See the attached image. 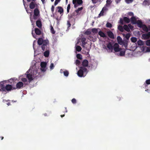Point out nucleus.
<instances>
[{"mask_svg": "<svg viewBox=\"0 0 150 150\" xmlns=\"http://www.w3.org/2000/svg\"><path fill=\"white\" fill-rule=\"evenodd\" d=\"M70 8H71L70 4H69L68 5L67 8V13H68L69 12V10L70 9Z\"/></svg>", "mask_w": 150, "mask_h": 150, "instance_id": "44", "label": "nucleus"}, {"mask_svg": "<svg viewBox=\"0 0 150 150\" xmlns=\"http://www.w3.org/2000/svg\"><path fill=\"white\" fill-rule=\"evenodd\" d=\"M72 3L74 5V7L76 8L79 5L82 4L83 2L82 0H73Z\"/></svg>", "mask_w": 150, "mask_h": 150, "instance_id": "4", "label": "nucleus"}, {"mask_svg": "<svg viewBox=\"0 0 150 150\" xmlns=\"http://www.w3.org/2000/svg\"><path fill=\"white\" fill-rule=\"evenodd\" d=\"M81 47L80 46L78 45L76 47V50L78 52L81 51Z\"/></svg>", "mask_w": 150, "mask_h": 150, "instance_id": "34", "label": "nucleus"}, {"mask_svg": "<svg viewBox=\"0 0 150 150\" xmlns=\"http://www.w3.org/2000/svg\"><path fill=\"white\" fill-rule=\"evenodd\" d=\"M124 30L129 32L130 31V29H131V24H129L128 25V26L126 25H124L123 26Z\"/></svg>", "mask_w": 150, "mask_h": 150, "instance_id": "12", "label": "nucleus"}, {"mask_svg": "<svg viewBox=\"0 0 150 150\" xmlns=\"http://www.w3.org/2000/svg\"><path fill=\"white\" fill-rule=\"evenodd\" d=\"M44 41L45 40H43L42 38H40L38 40V44L39 45H42L44 43Z\"/></svg>", "mask_w": 150, "mask_h": 150, "instance_id": "18", "label": "nucleus"}, {"mask_svg": "<svg viewBox=\"0 0 150 150\" xmlns=\"http://www.w3.org/2000/svg\"><path fill=\"white\" fill-rule=\"evenodd\" d=\"M137 38L135 37H132V42H135L137 41Z\"/></svg>", "mask_w": 150, "mask_h": 150, "instance_id": "48", "label": "nucleus"}, {"mask_svg": "<svg viewBox=\"0 0 150 150\" xmlns=\"http://www.w3.org/2000/svg\"><path fill=\"white\" fill-rule=\"evenodd\" d=\"M123 35L124 36H125L127 40L129 39V38L130 37V35L129 34H127L126 35L125 34H123Z\"/></svg>", "mask_w": 150, "mask_h": 150, "instance_id": "43", "label": "nucleus"}, {"mask_svg": "<svg viewBox=\"0 0 150 150\" xmlns=\"http://www.w3.org/2000/svg\"><path fill=\"white\" fill-rule=\"evenodd\" d=\"M13 87L10 84H7L6 86L5 89V91H10L12 90H15L13 89Z\"/></svg>", "mask_w": 150, "mask_h": 150, "instance_id": "10", "label": "nucleus"}, {"mask_svg": "<svg viewBox=\"0 0 150 150\" xmlns=\"http://www.w3.org/2000/svg\"><path fill=\"white\" fill-rule=\"evenodd\" d=\"M49 41L48 40H45L44 43L42 45L41 48L43 51H44L45 50H48V47L47 45H48Z\"/></svg>", "mask_w": 150, "mask_h": 150, "instance_id": "5", "label": "nucleus"}, {"mask_svg": "<svg viewBox=\"0 0 150 150\" xmlns=\"http://www.w3.org/2000/svg\"><path fill=\"white\" fill-rule=\"evenodd\" d=\"M30 70H29L26 72V74H27V77L29 80V82H30L33 79L32 76L31 74L29 73Z\"/></svg>", "mask_w": 150, "mask_h": 150, "instance_id": "8", "label": "nucleus"}, {"mask_svg": "<svg viewBox=\"0 0 150 150\" xmlns=\"http://www.w3.org/2000/svg\"><path fill=\"white\" fill-rule=\"evenodd\" d=\"M21 81L24 82H26L27 81V79H26L25 78H22V79H21Z\"/></svg>", "mask_w": 150, "mask_h": 150, "instance_id": "53", "label": "nucleus"}, {"mask_svg": "<svg viewBox=\"0 0 150 150\" xmlns=\"http://www.w3.org/2000/svg\"><path fill=\"white\" fill-rule=\"evenodd\" d=\"M60 1L61 0H55L54 3V6H56Z\"/></svg>", "mask_w": 150, "mask_h": 150, "instance_id": "49", "label": "nucleus"}, {"mask_svg": "<svg viewBox=\"0 0 150 150\" xmlns=\"http://www.w3.org/2000/svg\"><path fill=\"white\" fill-rule=\"evenodd\" d=\"M137 43L139 45L142 46L144 45V42L141 40H139L137 41Z\"/></svg>", "mask_w": 150, "mask_h": 150, "instance_id": "32", "label": "nucleus"}, {"mask_svg": "<svg viewBox=\"0 0 150 150\" xmlns=\"http://www.w3.org/2000/svg\"><path fill=\"white\" fill-rule=\"evenodd\" d=\"M43 4L45 3V0H41Z\"/></svg>", "mask_w": 150, "mask_h": 150, "instance_id": "63", "label": "nucleus"}, {"mask_svg": "<svg viewBox=\"0 0 150 150\" xmlns=\"http://www.w3.org/2000/svg\"><path fill=\"white\" fill-rule=\"evenodd\" d=\"M75 16V13H74L70 15H69L68 16V18L69 19H71L73 18V16Z\"/></svg>", "mask_w": 150, "mask_h": 150, "instance_id": "39", "label": "nucleus"}, {"mask_svg": "<svg viewBox=\"0 0 150 150\" xmlns=\"http://www.w3.org/2000/svg\"><path fill=\"white\" fill-rule=\"evenodd\" d=\"M106 3L105 5L106 6H108L112 3V1L111 0H107Z\"/></svg>", "mask_w": 150, "mask_h": 150, "instance_id": "31", "label": "nucleus"}, {"mask_svg": "<svg viewBox=\"0 0 150 150\" xmlns=\"http://www.w3.org/2000/svg\"><path fill=\"white\" fill-rule=\"evenodd\" d=\"M146 44L147 46H150V40H147L146 41Z\"/></svg>", "mask_w": 150, "mask_h": 150, "instance_id": "47", "label": "nucleus"}, {"mask_svg": "<svg viewBox=\"0 0 150 150\" xmlns=\"http://www.w3.org/2000/svg\"><path fill=\"white\" fill-rule=\"evenodd\" d=\"M125 1L127 4H129L131 2V0H125Z\"/></svg>", "mask_w": 150, "mask_h": 150, "instance_id": "58", "label": "nucleus"}, {"mask_svg": "<svg viewBox=\"0 0 150 150\" xmlns=\"http://www.w3.org/2000/svg\"><path fill=\"white\" fill-rule=\"evenodd\" d=\"M106 26L107 28H111L112 27V25L111 23L107 22L106 24Z\"/></svg>", "mask_w": 150, "mask_h": 150, "instance_id": "38", "label": "nucleus"}, {"mask_svg": "<svg viewBox=\"0 0 150 150\" xmlns=\"http://www.w3.org/2000/svg\"><path fill=\"white\" fill-rule=\"evenodd\" d=\"M146 51L147 52H150V47H147L146 48Z\"/></svg>", "mask_w": 150, "mask_h": 150, "instance_id": "60", "label": "nucleus"}, {"mask_svg": "<svg viewBox=\"0 0 150 150\" xmlns=\"http://www.w3.org/2000/svg\"><path fill=\"white\" fill-rule=\"evenodd\" d=\"M35 2L32 1L29 4V7L31 9H33L35 7Z\"/></svg>", "mask_w": 150, "mask_h": 150, "instance_id": "24", "label": "nucleus"}, {"mask_svg": "<svg viewBox=\"0 0 150 150\" xmlns=\"http://www.w3.org/2000/svg\"><path fill=\"white\" fill-rule=\"evenodd\" d=\"M5 86H6L5 85L4 83L3 82H1L0 84V87L1 88L0 90L4 91H5Z\"/></svg>", "mask_w": 150, "mask_h": 150, "instance_id": "17", "label": "nucleus"}, {"mask_svg": "<svg viewBox=\"0 0 150 150\" xmlns=\"http://www.w3.org/2000/svg\"><path fill=\"white\" fill-rule=\"evenodd\" d=\"M82 46L83 47H84L85 45L86 44V42H82Z\"/></svg>", "mask_w": 150, "mask_h": 150, "instance_id": "59", "label": "nucleus"}, {"mask_svg": "<svg viewBox=\"0 0 150 150\" xmlns=\"http://www.w3.org/2000/svg\"><path fill=\"white\" fill-rule=\"evenodd\" d=\"M91 33V32L88 29L84 33V34L86 35H89Z\"/></svg>", "mask_w": 150, "mask_h": 150, "instance_id": "37", "label": "nucleus"}, {"mask_svg": "<svg viewBox=\"0 0 150 150\" xmlns=\"http://www.w3.org/2000/svg\"><path fill=\"white\" fill-rule=\"evenodd\" d=\"M108 36L110 38L114 39V35L112 32L111 31H109L107 32Z\"/></svg>", "mask_w": 150, "mask_h": 150, "instance_id": "15", "label": "nucleus"}, {"mask_svg": "<svg viewBox=\"0 0 150 150\" xmlns=\"http://www.w3.org/2000/svg\"><path fill=\"white\" fill-rule=\"evenodd\" d=\"M113 46H112L110 42H109L107 45V47L109 50L113 49Z\"/></svg>", "mask_w": 150, "mask_h": 150, "instance_id": "26", "label": "nucleus"}, {"mask_svg": "<svg viewBox=\"0 0 150 150\" xmlns=\"http://www.w3.org/2000/svg\"><path fill=\"white\" fill-rule=\"evenodd\" d=\"M86 38H82L81 39V41L82 42H84L86 41Z\"/></svg>", "mask_w": 150, "mask_h": 150, "instance_id": "54", "label": "nucleus"}, {"mask_svg": "<svg viewBox=\"0 0 150 150\" xmlns=\"http://www.w3.org/2000/svg\"><path fill=\"white\" fill-rule=\"evenodd\" d=\"M146 84H144L145 86H146V84L149 85L150 84V79L147 80L146 81Z\"/></svg>", "mask_w": 150, "mask_h": 150, "instance_id": "42", "label": "nucleus"}, {"mask_svg": "<svg viewBox=\"0 0 150 150\" xmlns=\"http://www.w3.org/2000/svg\"><path fill=\"white\" fill-rule=\"evenodd\" d=\"M67 25H68V28L70 27L71 26V24L69 21H67Z\"/></svg>", "mask_w": 150, "mask_h": 150, "instance_id": "55", "label": "nucleus"}, {"mask_svg": "<svg viewBox=\"0 0 150 150\" xmlns=\"http://www.w3.org/2000/svg\"><path fill=\"white\" fill-rule=\"evenodd\" d=\"M50 27L51 32V33L53 34H55V32L54 31V30L53 28V26H52V25H51L50 26Z\"/></svg>", "mask_w": 150, "mask_h": 150, "instance_id": "35", "label": "nucleus"}, {"mask_svg": "<svg viewBox=\"0 0 150 150\" xmlns=\"http://www.w3.org/2000/svg\"><path fill=\"white\" fill-rule=\"evenodd\" d=\"M54 7L53 5L52 6L51 8V11L52 13H53L54 12Z\"/></svg>", "mask_w": 150, "mask_h": 150, "instance_id": "57", "label": "nucleus"}, {"mask_svg": "<svg viewBox=\"0 0 150 150\" xmlns=\"http://www.w3.org/2000/svg\"><path fill=\"white\" fill-rule=\"evenodd\" d=\"M88 62L86 59L83 60L82 62V65L83 67H87L88 66Z\"/></svg>", "mask_w": 150, "mask_h": 150, "instance_id": "19", "label": "nucleus"}, {"mask_svg": "<svg viewBox=\"0 0 150 150\" xmlns=\"http://www.w3.org/2000/svg\"><path fill=\"white\" fill-rule=\"evenodd\" d=\"M24 84L22 82H19L17 83L16 85V87H14L13 89H20L23 88V87Z\"/></svg>", "mask_w": 150, "mask_h": 150, "instance_id": "7", "label": "nucleus"}, {"mask_svg": "<svg viewBox=\"0 0 150 150\" xmlns=\"http://www.w3.org/2000/svg\"><path fill=\"white\" fill-rule=\"evenodd\" d=\"M117 28L120 32H123L124 31L123 27L122 26L119 25L118 26Z\"/></svg>", "mask_w": 150, "mask_h": 150, "instance_id": "30", "label": "nucleus"}, {"mask_svg": "<svg viewBox=\"0 0 150 150\" xmlns=\"http://www.w3.org/2000/svg\"><path fill=\"white\" fill-rule=\"evenodd\" d=\"M117 40L119 44L120 45H122L123 43L122 38L120 36H118L117 37Z\"/></svg>", "mask_w": 150, "mask_h": 150, "instance_id": "20", "label": "nucleus"}, {"mask_svg": "<svg viewBox=\"0 0 150 150\" xmlns=\"http://www.w3.org/2000/svg\"><path fill=\"white\" fill-rule=\"evenodd\" d=\"M71 102L72 103L74 104H75L76 103V101L75 98H74L72 99Z\"/></svg>", "mask_w": 150, "mask_h": 150, "instance_id": "52", "label": "nucleus"}, {"mask_svg": "<svg viewBox=\"0 0 150 150\" xmlns=\"http://www.w3.org/2000/svg\"><path fill=\"white\" fill-rule=\"evenodd\" d=\"M100 29L98 28H92L91 30L92 32L94 34H96L98 32V30H100Z\"/></svg>", "mask_w": 150, "mask_h": 150, "instance_id": "27", "label": "nucleus"}, {"mask_svg": "<svg viewBox=\"0 0 150 150\" xmlns=\"http://www.w3.org/2000/svg\"><path fill=\"white\" fill-rule=\"evenodd\" d=\"M136 24H137V26L140 28H141L143 25H144V24H143L142 21L140 20H137V21L136 23Z\"/></svg>", "mask_w": 150, "mask_h": 150, "instance_id": "21", "label": "nucleus"}, {"mask_svg": "<svg viewBox=\"0 0 150 150\" xmlns=\"http://www.w3.org/2000/svg\"><path fill=\"white\" fill-rule=\"evenodd\" d=\"M93 3L95 4L97 3V2L96 1V0H91Z\"/></svg>", "mask_w": 150, "mask_h": 150, "instance_id": "61", "label": "nucleus"}, {"mask_svg": "<svg viewBox=\"0 0 150 150\" xmlns=\"http://www.w3.org/2000/svg\"><path fill=\"white\" fill-rule=\"evenodd\" d=\"M38 20L36 21V25L37 26L40 28L42 27V24L41 20L39 18Z\"/></svg>", "mask_w": 150, "mask_h": 150, "instance_id": "13", "label": "nucleus"}, {"mask_svg": "<svg viewBox=\"0 0 150 150\" xmlns=\"http://www.w3.org/2000/svg\"><path fill=\"white\" fill-rule=\"evenodd\" d=\"M54 64L53 63H51L50 66V69H53L54 68Z\"/></svg>", "mask_w": 150, "mask_h": 150, "instance_id": "56", "label": "nucleus"}, {"mask_svg": "<svg viewBox=\"0 0 150 150\" xmlns=\"http://www.w3.org/2000/svg\"><path fill=\"white\" fill-rule=\"evenodd\" d=\"M26 11L28 13H31V12L29 11V10L27 9V8L26 9Z\"/></svg>", "mask_w": 150, "mask_h": 150, "instance_id": "62", "label": "nucleus"}, {"mask_svg": "<svg viewBox=\"0 0 150 150\" xmlns=\"http://www.w3.org/2000/svg\"><path fill=\"white\" fill-rule=\"evenodd\" d=\"M75 63L76 65H79L80 64V62L79 60L76 59V61Z\"/></svg>", "mask_w": 150, "mask_h": 150, "instance_id": "51", "label": "nucleus"}, {"mask_svg": "<svg viewBox=\"0 0 150 150\" xmlns=\"http://www.w3.org/2000/svg\"><path fill=\"white\" fill-rule=\"evenodd\" d=\"M83 7H81L78 8L77 9L75 10V12L77 13V15L79 14V11H81L83 9Z\"/></svg>", "mask_w": 150, "mask_h": 150, "instance_id": "28", "label": "nucleus"}, {"mask_svg": "<svg viewBox=\"0 0 150 150\" xmlns=\"http://www.w3.org/2000/svg\"><path fill=\"white\" fill-rule=\"evenodd\" d=\"M63 73L64 75L66 76H67L69 74V72L67 71H64Z\"/></svg>", "mask_w": 150, "mask_h": 150, "instance_id": "45", "label": "nucleus"}, {"mask_svg": "<svg viewBox=\"0 0 150 150\" xmlns=\"http://www.w3.org/2000/svg\"><path fill=\"white\" fill-rule=\"evenodd\" d=\"M123 43L122 44H123L125 47H126L127 45V43L128 42L127 41H123Z\"/></svg>", "mask_w": 150, "mask_h": 150, "instance_id": "50", "label": "nucleus"}, {"mask_svg": "<svg viewBox=\"0 0 150 150\" xmlns=\"http://www.w3.org/2000/svg\"><path fill=\"white\" fill-rule=\"evenodd\" d=\"M77 58L80 59H82V55L79 54H78L76 55Z\"/></svg>", "mask_w": 150, "mask_h": 150, "instance_id": "40", "label": "nucleus"}, {"mask_svg": "<svg viewBox=\"0 0 150 150\" xmlns=\"http://www.w3.org/2000/svg\"><path fill=\"white\" fill-rule=\"evenodd\" d=\"M87 72V69L86 67H80L79 70L77 72V75L80 77H84Z\"/></svg>", "mask_w": 150, "mask_h": 150, "instance_id": "1", "label": "nucleus"}, {"mask_svg": "<svg viewBox=\"0 0 150 150\" xmlns=\"http://www.w3.org/2000/svg\"><path fill=\"white\" fill-rule=\"evenodd\" d=\"M148 28L149 30L150 31V25H149L148 26Z\"/></svg>", "mask_w": 150, "mask_h": 150, "instance_id": "64", "label": "nucleus"}, {"mask_svg": "<svg viewBox=\"0 0 150 150\" xmlns=\"http://www.w3.org/2000/svg\"><path fill=\"white\" fill-rule=\"evenodd\" d=\"M143 4L145 5H149V1L148 0H144L143 3Z\"/></svg>", "mask_w": 150, "mask_h": 150, "instance_id": "41", "label": "nucleus"}, {"mask_svg": "<svg viewBox=\"0 0 150 150\" xmlns=\"http://www.w3.org/2000/svg\"><path fill=\"white\" fill-rule=\"evenodd\" d=\"M35 32L36 35H40L41 34V31L38 28H36L35 29Z\"/></svg>", "mask_w": 150, "mask_h": 150, "instance_id": "25", "label": "nucleus"}, {"mask_svg": "<svg viewBox=\"0 0 150 150\" xmlns=\"http://www.w3.org/2000/svg\"><path fill=\"white\" fill-rule=\"evenodd\" d=\"M33 19L35 20L38 19L40 16V12L37 8H35L33 11Z\"/></svg>", "mask_w": 150, "mask_h": 150, "instance_id": "2", "label": "nucleus"}, {"mask_svg": "<svg viewBox=\"0 0 150 150\" xmlns=\"http://www.w3.org/2000/svg\"><path fill=\"white\" fill-rule=\"evenodd\" d=\"M98 35L101 37L106 38V36L105 34L102 31H100L98 33Z\"/></svg>", "mask_w": 150, "mask_h": 150, "instance_id": "22", "label": "nucleus"}, {"mask_svg": "<svg viewBox=\"0 0 150 150\" xmlns=\"http://www.w3.org/2000/svg\"><path fill=\"white\" fill-rule=\"evenodd\" d=\"M40 70L43 72L45 71L46 70L47 63L45 62H41L40 63Z\"/></svg>", "mask_w": 150, "mask_h": 150, "instance_id": "6", "label": "nucleus"}, {"mask_svg": "<svg viewBox=\"0 0 150 150\" xmlns=\"http://www.w3.org/2000/svg\"><path fill=\"white\" fill-rule=\"evenodd\" d=\"M130 22V19L126 17H124L123 18H120L119 23L121 25H123L124 23H128Z\"/></svg>", "mask_w": 150, "mask_h": 150, "instance_id": "3", "label": "nucleus"}, {"mask_svg": "<svg viewBox=\"0 0 150 150\" xmlns=\"http://www.w3.org/2000/svg\"><path fill=\"white\" fill-rule=\"evenodd\" d=\"M120 51V54L121 56H123L125 55V50H122Z\"/></svg>", "mask_w": 150, "mask_h": 150, "instance_id": "36", "label": "nucleus"}, {"mask_svg": "<svg viewBox=\"0 0 150 150\" xmlns=\"http://www.w3.org/2000/svg\"><path fill=\"white\" fill-rule=\"evenodd\" d=\"M141 28H142V30L145 32H148L149 31L148 27L145 24H144Z\"/></svg>", "mask_w": 150, "mask_h": 150, "instance_id": "23", "label": "nucleus"}, {"mask_svg": "<svg viewBox=\"0 0 150 150\" xmlns=\"http://www.w3.org/2000/svg\"><path fill=\"white\" fill-rule=\"evenodd\" d=\"M113 49H114V50L115 52L120 51L121 50V48L119 47V45L117 43H115L114 44L113 47Z\"/></svg>", "mask_w": 150, "mask_h": 150, "instance_id": "9", "label": "nucleus"}, {"mask_svg": "<svg viewBox=\"0 0 150 150\" xmlns=\"http://www.w3.org/2000/svg\"><path fill=\"white\" fill-rule=\"evenodd\" d=\"M104 12L102 10L101 11L100 13L99 14L97 18H99L101 16H103L104 15Z\"/></svg>", "mask_w": 150, "mask_h": 150, "instance_id": "33", "label": "nucleus"}, {"mask_svg": "<svg viewBox=\"0 0 150 150\" xmlns=\"http://www.w3.org/2000/svg\"><path fill=\"white\" fill-rule=\"evenodd\" d=\"M46 50L44 53V55L45 57H48L49 55V51L48 50Z\"/></svg>", "mask_w": 150, "mask_h": 150, "instance_id": "29", "label": "nucleus"}, {"mask_svg": "<svg viewBox=\"0 0 150 150\" xmlns=\"http://www.w3.org/2000/svg\"><path fill=\"white\" fill-rule=\"evenodd\" d=\"M58 9V12L60 14L62 15H63L64 12V9L61 6H59L56 7Z\"/></svg>", "mask_w": 150, "mask_h": 150, "instance_id": "14", "label": "nucleus"}, {"mask_svg": "<svg viewBox=\"0 0 150 150\" xmlns=\"http://www.w3.org/2000/svg\"><path fill=\"white\" fill-rule=\"evenodd\" d=\"M107 7V6H105L103 8L102 10L104 12L105 11H107L108 10V9Z\"/></svg>", "mask_w": 150, "mask_h": 150, "instance_id": "46", "label": "nucleus"}, {"mask_svg": "<svg viewBox=\"0 0 150 150\" xmlns=\"http://www.w3.org/2000/svg\"><path fill=\"white\" fill-rule=\"evenodd\" d=\"M137 21L136 18L134 16L133 13L132 12V23L134 25L136 24Z\"/></svg>", "mask_w": 150, "mask_h": 150, "instance_id": "16", "label": "nucleus"}, {"mask_svg": "<svg viewBox=\"0 0 150 150\" xmlns=\"http://www.w3.org/2000/svg\"><path fill=\"white\" fill-rule=\"evenodd\" d=\"M142 37L144 40H146L150 38V32H148L147 33L143 34L142 35Z\"/></svg>", "mask_w": 150, "mask_h": 150, "instance_id": "11", "label": "nucleus"}]
</instances>
